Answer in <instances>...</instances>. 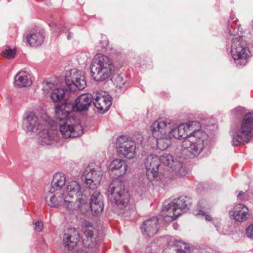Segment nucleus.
I'll return each mask as SVG.
<instances>
[{
    "mask_svg": "<svg viewBox=\"0 0 253 253\" xmlns=\"http://www.w3.org/2000/svg\"><path fill=\"white\" fill-rule=\"evenodd\" d=\"M199 122L192 121L178 125L180 138H184L182 147L194 156L199 154L204 148L205 133L200 129Z\"/></svg>",
    "mask_w": 253,
    "mask_h": 253,
    "instance_id": "obj_1",
    "label": "nucleus"
},
{
    "mask_svg": "<svg viewBox=\"0 0 253 253\" xmlns=\"http://www.w3.org/2000/svg\"><path fill=\"white\" fill-rule=\"evenodd\" d=\"M114 69L112 61L102 54H96L90 65L91 76L96 81H103L109 78Z\"/></svg>",
    "mask_w": 253,
    "mask_h": 253,
    "instance_id": "obj_2",
    "label": "nucleus"
},
{
    "mask_svg": "<svg viewBox=\"0 0 253 253\" xmlns=\"http://www.w3.org/2000/svg\"><path fill=\"white\" fill-rule=\"evenodd\" d=\"M66 208L73 210L79 209L87 201V197L81 190L80 185L75 181L68 183L64 189Z\"/></svg>",
    "mask_w": 253,
    "mask_h": 253,
    "instance_id": "obj_3",
    "label": "nucleus"
},
{
    "mask_svg": "<svg viewBox=\"0 0 253 253\" xmlns=\"http://www.w3.org/2000/svg\"><path fill=\"white\" fill-rule=\"evenodd\" d=\"M253 114L245 115L241 126L233 135L232 145L238 146L248 143L253 136Z\"/></svg>",
    "mask_w": 253,
    "mask_h": 253,
    "instance_id": "obj_4",
    "label": "nucleus"
},
{
    "mask_svg": "<svg viewBox=\"0 0 253 253\" xmlns=\"http://www.w3.org/2000/svg\"><path fill=\"white\" fill-rule=\"evenodd\" d=\"M108 193L113 196L115 203L119 208L123 209L127 205L129 195L125 190L123 182L118 179L114 180L109 186Z\"/></svg>",
    "mask_w": 253,
    "mask_h": 253,
    "instance_id": "obj_5",
    "label": "nucleus"
},
{
    "mask_svg": "<svg viewBox=\"0 0 253 253\" xmlns=\"http://www.w3.org/2000/svg\"><path fill=\"white\" fill-rule=\"evenodd\" d=\"M102 175L101 167L99 165L91 164L85 168L82 178L89 188L93 189L99 185Z\"/></svg>",
    "mask_w": 253,
    "mask_h": 253,
    "instance_id": "obj_6",
    "label": "nucleus"
},
{
    "mask_svg": "<svg viewBox=\"0 0 253 253\" xmlns=\"http://www.w3.org/2000/svg\"><path fill=\"white\" fill-rule=\"evenodd\" d=\"M231 53L236 64L245 65L248 62L251 52L249 48L236 38L233 39Z\"/></svg>",
    "mask_w": 253,
    "mask_h": 253,
    "instance_id": "obj_7",
    "label": "nucleus"
},
{
    "mask_svg": "<svg viewBox=\"0 0 253 253\" xmlns=\"http://www.w3.org/2000/svg\"><path fill=\"white\" fill-rule=\"evenodd\" d=\"M84 226L83 231L85 238L83 240V245L84 247L88 248L86 253H97V230L88 221L84 222Z\"/></svg>",
    "mask_w": 253,
    "mask_h": 253,
    "instance_id": "obj_8",
    "label": "nucleus"
},
{
    "mask_svg": "<svg viewBox=\"0 0 253 253\" xmlns=\"http://www.w3.org/2000/svg\"><path fill=\"white\" fill-rule=\"evenodd\" d=\"M65 83L69 89L73 91L82 90L86 85L84 77L81 71L72 69L66 73Z\"/></svg>",
    "mask_w": 253,
    "mask_h": 253,
    "instance_id": "obj_9",
    "label": "nucleus"
},
{
    "mask_svg": "<svg viewBox=\"0 0 253 253\" xmlns=\"http://www.w3.org/2000/svg\"><path fill=\"white\" fill-rule=\"evenodd\" d=\"M73 121V118H69L59 123V131L63 137L74 138L80 136L83 134V126L80 124H74Z\"/></svg>",
    "mask_w": 253,
    "mask_h": 253,
    "instance_id": "obj_10",
    "label": "nucleus"
},
{
    "mask_svg": "<svg viewBox=\"0 0 253 253\" xmlns=\"http://www.w3.org/2000/svg\"><path fill=\"white\" fill-rule=\"evenodd\" d=\"M117 146L118 152L124 157L131 159L135 156V142L130 138L125 136L120 137Z\"/></svg>",
    "mask_w": 253,
    "mask_h": 253,
    "instance_id": "obj_11",
    "label": "nucleus"
},
{
    "mask_svg": "<svg viewBox=\"0 0 253 253\" xmlns=\"http://www.w3.org/2000/svg\"><path fill=\"white\" fill-rule=\"evenodd\" d=\"M160 165V158L156 155H149L146 159L144 166L146 169L147 178L150 182L158 180Z\"/></svg>",
    "mask_w": 253,
    "mask_h": 253,
    "instance_id": "obj_12",
    "label": "nucleus"
},
{
    "mask_svg": "<svg viewBox=\"0 0 253 253\" xmlns=\"http://www.w3.org/2000/svg\"><path fill=\"white\" fill-rule=\"evenodd\" d=\"M23 129L27 133L32 134L38 130L42 129V120L39 119L36 113L29 112L25 114L23 122Z\"/></svg>",
    "mask_w": 253,
    "mask_h": 253,
    "instance_id": "obj_13",
    "label": "nucleus"
},
{
    "mask_svg": "<svg viewBox=\"0 0 253 253\" xmlns=\"http://www.w3.org/2000/svg\"><path fill=\"white\" fill-rule=\"evenodd\" d=\"M160 163L164 165L169 167L172 171L179 176H183L187 173L183 164L180 161L174 160L172 156L168 154L164 153L160 158Z\"/></svg>",
    "mask_w": 253,
    "mask_h": 253,
    "instance_id": "obj_14",
    "label": "nucleus"
},
{
    "mask_svg": "<svg viewBox=\"0 0 253 253\" xmlns=\"http://www.w3.org/2000/svg\"><path fill=\"white\" fill-rule=\"evenodd\" d=\"M42 86L44 93L47 94L50 92L51 98L53 102L61 101L67 92L66 90H65L63 88L58 87L50 82L45 81L43 82Z\"/></svg>",
    "mask_w": 253,
    "mask_h": 253,
    "instance_id": "obj_15",
    "label": "nucleus"
},
{
    "mask_svg": "<svg viewBox=\"0 0 253 253\" xmlns=\"http://www.w3.org/2000/svg\"><path fill=\"white\" fill-rule=\"evenodd\" d=\"M170 127V121L166 118H161L153 123L151 130L154 137H161L167 134Z\"/></svg>",
    "mask_w": 253,
    "mask_h": 253,
    "instance_id": "obj_16",
    "label": "nucleus"
},
{
    "mask_svg": "<svg viewBox=\"0 0 253 253\" xmlns=\"http://www.w3.org/2000/svg\"><path fill=\"white\" fill-rule=\"evenodd\" d=\"M57 131L52 128H43L38 133V142L42 146L51 145L57 141Z\"/></svg>",
    "mask_w": 253,
    "mask_h": 253,
    "instance_id": "obj_17",
    "label": "nucleus"
},
{
    "mask_svg": "<svg viewBox=\"0 0 253 253\" xmlns=\"http://www.w3.org/2000/svg\"><path fill=\"white\" fill-rule=\"evenodd\" d=\"M80 237V233L75 228L68 229L63 235L64 247L69 251L73 250L79 242Z\"/></svg>",
    "mask_w": 253,
    "mask_h": 253,
    "instance_id": "obj_18",
    "label": "nucleus"
},
{
    "mask_svg": "<svg viewBox=\"0 0 253 253\" xmlns=\"http://www.w3.org/2000/svg\"><path fill=\"white\" fill-rule=\"evenodd\" d=\"M159 229V220L155 217L146 220L141 226V232L146 237L153 236L157 233Z\"/></svg>",
    "mask_w": 253,
    "mask_h": 253,
    "instance_id": "obj_19",
    "label": "nucleus"
},
{
    "mask_svg": "<svg viewBox=\"0 0 253 253\" xmlns=\"http://www.w3.org/2000/svg\"><path fill=\"white\" fill-rule=\"evenodd\" d=\"M112 97L107 94L102 95L98 93L93 101L94 105L98 111L100 113H104L107 111L112 105Z\"/></svg>",
    "mask_w": 253,
    "mask_h": 253,
    "instance_id": "obj_20",
    "label": "nucleus"
},
{
    "mask_svg": "<svg viewBox=\"0 0 253 253\" xmlns=\"http://www.w3.org/2000/svg\"><path fill=\"white\" fill-rule=\"evenodd\" d=\"M89 205L91 211L94 215L97 216L101 213L103 210L104 204L103 196L100 192L95 191L92 193Z\"/></svg>",
    "mask_w": 253,
    "mask_h": 253,
    "instance_id": "obj_21",
    "label": "nucleus"
},
{
    "mask_svg": "<svg viewBox=\"0 0 253 253\" xmlns=\"http://www.w3.org/2000/svg\"><path fill=\"white\" fill-rule=\"evenodd\" d=\"M93 96L90 94L85 93L80 95L75 100L74 105L72 106L74 110L84 111L89 108L92 102Z\"/></svg>",
    "mask_w": 253,
    "mask_h": 253,
    "instance_id": "obj_22",
    "label": "nucleus"
},
{
    "mask_svg": "<svg viewBox=\"0 0 253 253\" xmlns=\"http://www.w3.org/2000/svg\"><path fill=\"white\" fill-rule=\"evenodd\" d=\"M229 215L230 218H232L236 221H245L249 216V210L245 205L239 204L230 211Z\"/></svg>",
    "mask_w": 253,
    "mask_h": 253,
    "instance_id": "obj_23",
    "label": "nucleus"
},
{
    "mask_svg": "<svg viewBox=\"0 0 253 253\" xmlns=\"http://www.w3.org/2000/svg\"><path fill=\"white\" fill-rule=\"evenodd\" d=\"M65 197V194L64 192L57 191L54 193H51L49 191L45 197V201L50 207L57 208L61 205H64L66 207L64 202Z\"/></svg>",
    "mask_w": 253,
    "mask_h": 253,
    "instance_id": "obj_24",
    "label": "nucleus"
},
{
    "mask_svg": "<svg viewBox=\"0 0 253 253\" xmlns=\"http://www.w3.org/2000/svg\"><path fill=\"white\" fill-rule=\"evenodd\" d=\"M66 181V177L63 173L61 172L56 173L53 177L49 192L51 193H54L57 191L64 192Z\"/></svg>",
    "mask_w": 253,
    "mask_h": 253,
    "instance_id": "obj_25",
    "label": "nucleus"
},
{
    "mask_svg": "<svg viewBox=\"0 0 253 253\" xmlns=\"http://www.w3.org/2000/svg\"><path fill=\"white\" fill-rule=\"evenodd\" d=\"M162 215L168 218L170 221L175 220L180 214V209H177L176 205L172 202L166 205L161 212Z\"/></svg>",
    "mask_w": 253,
    "mask_h": 253,
    "instance_id": "obj_26",
    "label": "nucleus"
},
{
    "mask_svg": "<svg viewBox=\"0 0 253 253\" xmlns=\"http://www.w3.org/2000/svg\"><path fill=\"white\" fill-rule=\"evenodd\" d=\"M109 169L110 171H114L118 176H121L126 173L127 165L125 161L118 159L110 163Z\"/></svg>",
    "mask_w": 253,
    "mask_h": 253,
    "instance_id": "obj_27",
    "label": "nucleus"
},
{
    "mask_svg": "<svg viewBox=\"0 0 253 253\" xmlns=\"http://www.w3.org/2000/svg\"><path fill=\"white\" fill-rule=\"evenodd\" d=\"M32 84L31 76L28 73L21 71L15 77V85L19 87H27Z\"/></svg>",
    "mask_w": 253,
    "mask_h": 253,
    "instance_id": "obj_28",
    "label": "nucleus"
},
{
    "mask_svg": "<svg viewBox=\"0 0 253 253\" xmlns=\"http://www.w3.org/2000/svg\"><path fill=\"white\" fill-rule=\"evenodd\" d=\"M71 109L66 105L57 106L55 109V118L59 120L60 122L65 121L69 118H73L70 116Z\"/></svg>",
    "mask_w": 253,
    "mask_h": 253,
    "instance_id": "obj_29",
    "label": "nucleus"
},
{
    "mask_svg": "<svg viewBox=\"0 0 253 253\" xmlns=\"http://www.w3.org/2000/svg\"><path fill=\"white\" fill-rule=\"evenodd\" d=\"M43 40L42 35L39 32L31 33L26 37V41L31 46H38Z\"/></svg>",
    "mask_w": 253,
    "mask_h": 253,
    "instance_id": "obj_30",
    "label": "nucleus"
},
{
    "mask_svg": "<svg viewBox=\"0 0 253 253\" xmlns=\"http://www.w3.org/2000/svg\"><path fill=\"white\" fill-rule=\"evenodd\" d=\"M173 203L176 205L177 209H180V214L185 212L189 209L190 204V199L187 197H180L175 200Z\"/></svg>",
    "mask_w": 253,
    "mask_h": 253,
    "instance_id": "obj_31",
    "label": "nucleus"
},
{
    "mask_svg": "<svg viewBox=\"0 0 253 253\" xmlns=\"http://www.w3.org/2000/svg\"><path fill=\"white\" fill-rule=\"evenodd\" d=\"M155 138L157 139V145L158 148L162 150L167 149L171 144V139L167 134L164 137Z\"/></svg>",
    "mask_w": 253,
    "mask_h": 253,
    "instance_id": "obj_32",
    "label": "nucleus"
},
{
    "mask_svg": "<svg viewBox=\"0 0 253 253\" xmlns=\"http://www.w3.org/2000/svg\"><path fill=\"white\" fill-rule=\"evenodd\" d=\"M210 210V206L205 200H202L199 203L197 206V210L195 211V215H204L205 211Z\"/></svg>",
    "mask_w": 253,
    "mask_h": 253,
    "instance_id": "obj_33",
    "label": "nucleus"
},
{
    "mask_svg": "<svg viewBox=\"0 0 253 253\" xmlns=\"http://www.w3.org/2000/svg\"><path fill=\"white\" fill-rule=\"evenodd\" d=\"M174 248L177 253H189L190 252L189 245L181 241H175Z\"/></svg>",
    "mask_w": 253,
    "mask_h": 253,
    "instance_id": "obj_34",
    "label": "nucleus"
},
{
    "mask_svg": "<svg viewBox=\"0 0 253 253\" xmlns=\"http://www.w3.org/2000/svg\"><path fill=\"white\" fill-rule=\"evenodd\" d=\"M178 130V125L173 126L171 128L170 127L169 128V131L168 132L167 135L169 136V138L171 139V138L173 137L176 139H180V135L179 133V131H177Z\"/></svg>",
    "mask_w": 253,
    "mask_h": 253,
    "instance_id": "obj_35",
    "label": "nucleus"
},
{
    "mask_svg": "<svg viewBox=\"0 0 253 253\" xmlns=\"http://www.w3.org/2000/svg\"><path fill=\"white\" fill-rule=\"evenodd\" d=\"M113 82L114 84L119 88L123 87L125 81H124V79L122 77H121L120 75H117L113 77Z\"/></svg>",
    "mask_w": 253,
    "mask_h": 253,
    "instance_id": "obj_36",
    "label": "nucleus"
},
{
    "mask_svg": "<svg viewBox=\"0 0 253 253\" xmlns=\"http://www.w3.org/2000/svg\"><path fill=\"white\" fill-rule=\"evenodd\" d=\"M2 55L7 59H12L15 57V51L10 48L6 49L2 52Z\"/></svg>",
    "mask_w": 253,
    "mask_h": 253,
    "instance_id": "obj_37",
    "label": "nucleus"
},
{
    "mask_svg": "<svg viewBox=\"0 0 253 253\" xmlns=\"http://www.w3.org/2000/svg\"><path fill=\"white\" fill-rule=\"evenodd\" d=\"M35 230L39 232L42 231L43 228V223L41 220H39L35 223Z\"/></svg>",
    "mask_w": 253,
    "mask_h": 253,
    "instance_id": "obj_38",
    "label": "nucleus"
},
{
    "mask_svg": "<svg viewBox=\"0 0 253 253\" xmlns=\"http://www.w3.org/2000/svg\"><path fill=\"white\" fill-rule=\"evenodd\" d=\"M247 236L250 239H253V225L249 226L246 229Z\"/></svg>",
    "mask_w": 253,
    "mask_h": 253,
    "instance_id": "obj_39",
    "label": "nucleus"
},
{
    "mask_svg": "<svg viewBox=\"0 0 253 253\" xmlns=\"http://www.w3.org/2000/svg\"><path fill=\"white\" fill-rule=\"evenodd\" d=\"M134 139L137 143L141 144L143 142V138L142 135L140 133H136L135 135Z\"/></svg>",
    "mask_w": 253,
    "mask_h": 253,
    "instance_id": "obj_40",
    "label": "nucleus"
},
{
    "mask_svg": "<svg viewBox=\"0 0 253 253\" xmlns=\"http://www.w3.org/2000/svg\"><path fill=\"white\" fill-rule=\"evenodd\" d=\"M243 108L241 107H238L236 108H235L232 112H234L235 114L237 115H241L242 114Z\"/></svg>",
    "mask_w": 253,
    "mask_h": 253,
    "instance_id": "obj_41",
    "label": "nucleus"
},
{
    "mask_svg": "<svg viewBox=\"0 0 253 253\" xmlns=\"http://www.w3.org/2000/svg\"><path fill=\"white\" fill-rule=\"evenodd\" d=\"M207 212L208 211H205V214L203 215L205 216V219L206 220L210 221L211 220L212 218L210 215L207 214Z\"/></svg>",
    "mask_w": 253,
    "mask_h": 253,
    "instance_id": "obj_42",
    "label": "nucleus"
},
{
    "mask_svg": "<svg viewBox=\"0 0 253 253\" xmlns=\"http://www.w3.org/2000/svg\"><path fill=\"white\" fill-rule=\"evenodd\" d=\"M59 29L60 31H64V29H67V27L65 25L59 26L58 27V29Z\"/></svg>",
    "mask_w": 253,
    "mask_h": 253,
    "instance_id": "obj_43",
    "label": "nucleus"
},
{
    "mask_svg": "<svg viewBox=\"0 0 253 253\" xmlns=\"http://www.w3.org/2000/svg\"><path fill=\"white\" fill-rule=\"evenodd\" d=\"M147 253H158V252L157 250V249H154L151 251H148Z\"/></svg>",
    "mask_w": 253,
    "mask_h": 253,
    "instance_id": "obj_44",
    "label": "nucleus"
},
{
    "mask_svg": "<svg viewBox=\"0 0 253 253\" xmlns=\"http://www.w3.org/2000/svg\"><path fill=\"white\" fill-rule=\"evenodd\" d=\"M104 39H105V43H104V44L102 45V46H103V47H105V46H106L108 44V41L106 39V37H104Z\"/></svg>",
    "mask_w": 253,
    "mask_h": 253,
    "instance_id": "obj_45",
    "label": "nucleus"
},
{
    "mask_svg": "<svg viewBox=\"0 0 253 253\" xmlns=\"http://www.w3.org/2000/svg\"><path fill=\"white\" fill-rule=\"evenodd\" d=\"M244 194V193H243V192L241 191L239 193V194H238L237 195V197L238 198H241V196L242 195H243Z\"/></svg>",
    "mask_w": 253,
    "mask_h": 253,
    "instance_id": "obj_46",
    "label": "nucleus"
},
{
    "mask_svg": "<svg viewBox=\"0 0 253 253\" xmlns=\"http://www.w3.org/2000/svg\"><path fill=\"white\" fill-rule=\"evenodd\" d=\"M229 33L230 35L235 36L234 31H232L230 28H229Z\"/></svg>",
    "mask_w": 253,
    "mask_h": 253,
    "instance_id": "obj_47",
    "label": "nucleus"
},
{
    "mask_svg": "<svg viewBox=\"0 0 253 253\" xmlns=\"http://www.w3.org/2000/svg\"><path fill=\"white\" fill-rule=\"evenodd\" d=\"M72 37V34L70 33H69L68 35L67 36V39L68 40H70Z\"/></svg>",
    "mask_w": 253,
    "mask_h": 253,
    "instance_id": "obj_48",
    "label": "nucleus"
},
{
    "mask_svg": "<svg viewBox=\"0 0 253 253\" xmlns=\"http://www.w3.org/2000/svg\"><path fill=\"white\" fill-rule=\"evenodd\" d=\"M49 26H50V27H53V26H54L55 27V28H56V27H57V25H55V24L54 23H51L49 24Z\"/></svg>",
    "mask_w": 253,
    "mask_h": 253,
    "instance_id": "obj_49",
    "label": "nucleus"
},
{
    "mask_svg": "<svg viewBox=\"0 0 253 253\" xmlns=\"http://www.w3.org/2000/svg\"><path fill=\"white\" fill-rule=\"evenodd\" d=\"M54 30H55V32H58V30H56L55 29H54Z\"/></svg>",
    "mask_w": 253,
    "mask_h": 253,
    "instance_id": "obj_50",
    "label": "nucleus"
}]
</instances>
